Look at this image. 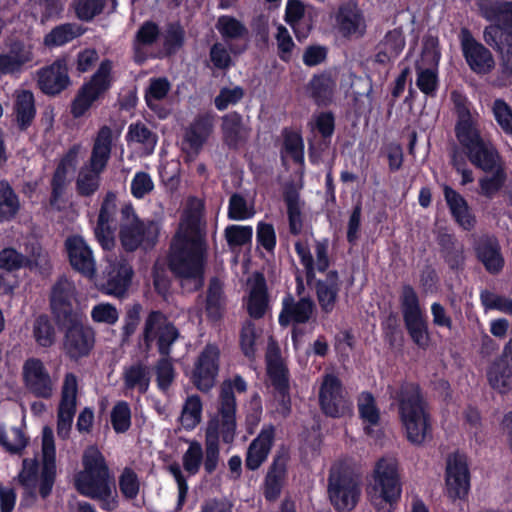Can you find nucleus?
<instances>
[{
  "label": "nucleus",
  "instance_id": "1",
  "mask_svg": "<svg viewBox=\"0 0 512 512\" xmlns=\"http://www.w3.org/2000/svg\"><path fill=\"white\" fill-rule=\"evenodd\" d=\"M205 252L201 205L196 203L184 211L169 257L170 269L185 291L202 287Z\"/></svg>",
  "mask_w": 512,
  "mask_h": 512
},
{
  "label": "nucleus",
  "instance_id": "2",
  "mask_svg": "<svg viewBox=\"0 0 512 512\" xmlns=\"http://www.w3.org/2000/svg\"><path fill=\"white\" fill-rule=\"evenodd\" d=\"M82 467L75 475L76 490L81 495L98 501L103 510H115L118 507V500L110 469L96 446L92 445L84 450Z\"/></svg>",
  "mask_w": 512,
  "mask_h": 512
},
{
  "label": "nucleus",
  "instance_id": "3",
  "mask_svg": "<svg viewBox=\"0 0 512 512\" xmlns=\"http://www.w3.org/2000/svg\"><path fill=\"white\" fill-rule=\"evenodd\" d=\"M178 337L177 328L163 313L152 311L148 314L143 327V341L145 348L149 350L156 340L159 353L164 356L156 366L157 382L162 390H166L174 379V369L167 356Z\"/></svg>",
  "mask_w": 512,
  "mask_h": 512
},
{
  "label": "nucleus",
  "instance_id": "4",
  "mask_svg": "<svg viewBox=\"0 0 512 512\" xmlns=\"http://www.w3.org/2000/svg\"><path fill=\"white\" fill-rule=\"evenodd\" d=\"M399 415L406 438L421 445L432 436V425L427 405L418 386L407 384L398 394Z\"/></svg>",
  "mask_w": 512,
  "mask_h": 512
},
{
  "label": "nucleus",
  "instance_id": "5",
  "mask_svg": "<svg viewBox=\"0 0 512 512\" xmlns=\"http://www.w3.org/2000/svg\"><path fill=\"white\" fill-rule=\"evenodd\" d=\"M56 449L53 431L45 426L42 430V469L39 475L38 461L24 459L22 469L17 476L18 483L31 495H34L39 485L40 495L45 498L52 490L56 476Z\"/></svg>",
  "mask_w": 512,
  "mask_h": 512
},
{
  "label": "nucleus",
  "instance_id": "6",
  "mask_svg": "<svg viewBox=\"0 0 512 512\" xmlns=\"http://www.w3.org/2000/svg\"><path fill=\"white\" fill-rule=\"evenodd\" d=\"M402 493L397 461L392 457L379 459L367 485V497L378 512H392Z\"/></svg>",
  "mask_w": 512,
  "mask_h": 512
},
{
  "label": "nucleus",
  "instance_id": "7",
  "mask_svg": "<svg viewBox=\"0 0 512 512\" xmlns=\"http://www.w3.org/2000/svg\"><path fill=\"white\" fill-rule=\"evenodd\" d=\"M114 134L112 129L102 126L93 143L89 163L83 166L76 179V190L81 196H91L99 186L101 173L105 170L111 156Z\"/></svg>",
  "mask_w": 512,
  "mask_h": 512
},
{
  "label": "nucleus",
  "instance_id": "8",
  "mask_svg": "<svg viewBox=\"0 0 512 512\" xmlns=\"http://www.w3.org/2000/svg\"><path fill=\"white\" fill-rule=\"evenodd\" d=\"M479 9L483 17L494 22L484 30L487 44L500 48L512 39V2L487 0Z\"/></svg>",
  "mask_w": 512,
  "mask_h": 512
},
{
  "label": "nucleus",
  "instance_id": "9",
  "mask_svg": "<svg viewBox=\"0 0 512 512\" xmlns=\"http://www.w3.org/2000/svg\"><path fill=\"white\" fill-rule=\"evenodd\" d=\"M360 478L347 467L334 466L329 477L328 493L331 503L339 511L351 510L360 496Z\"/></svg>",
  "mask_w": 512,
  "mask_h": 512
},
{
  "label": "nucleus",
  "instance_id": "10",
  "mask_svg": "<svg viewBox=\"0 0 512 512\" xmlns=\"http://www.w3.org/2000/svg\"><path fill=\"white\" fill-rule=\"evenodd\" d=\"M112 68V61L103 60L90 81L81 87L72 103L71 113L74 117L83 116L92 104L109 89L112 83Z\"/></svg>",
  "mask_w": 512,
  "mask_h": 512
},
{
  "label": "nucleus",
  "instance_id": "11",
  "mask_svg": "<svg viewBox=\"0 0 512 512\" xmlns=\"http://www.w3.org/2000/svg\"><path fill=\"white\" fill-rule=\"evenodd\" d=\"M63 338L64 354L73 361L90 355L95 345V331L82 323V316L67 320Z\"/></svg>",
  "mask_w": 512,
  "mask_h": 512
},
{
  "label": "nucleus",
  "instance_id": "12",
  "mask_svg": "<svg viewBox=\"0 0 512 512\" xmlns=\"http://www.w3.org/2000/svg\"><path fill=\"white\" fill-rule=\"evenodd\" d=\"M451 98L454 104L458 121L456 124V137L464 147L466 153L470 152L477 145L485 141L478 129V114L471 113L470 103L466 97L458 92H453Z\"/></svg>",
  "mask_w": 512,
  "mask_h": 512
},
{
  "label": "nucleus",
  "instance_id": "13",
  "mask_svg": "<svg viewBox=\"0 0 512 512\" xmlns=\"http://www.w3.org/2000/svg\"><path fill=\"white\" fill-rule=\"evenodd\" d=\"M126 221L121 227L120 240L127 251H134L139 246H152L158 236V226L154 222H142L130 207L123 209Z\"/></svg>",
  "mask_w": 512,
  "mask_h": 512
},
{
  "label": "nucleus",
  "instance_id": "14",
  "mask_svg": "<svg viewBox=\"0 0 512 512\" xmlns=\"http://www.w3.org/2000/svg\"><path fill=\"white\" fill-rule=\"evenodd\" d=\"M322 411L330 417H342L352 410V403L341 381L334 374H325L319 388Z\"/></svg>",
  "mask_w": 512,
  "mask_h": 512
},
{
  "label": "nucleus",
  "instance_id": "15",
  "mask_svg": "<svg viewBox=\"0 0 512 512\" xmlns=\"http://www.w3.org/2000/svg\"><path fill=\"white\" fill-rule=\"evenodd\" d=\"M22 377L25 388L35 396L41 398L52 396L55 389V381L44 362L39 358L30 357L24 361Z\"/></svg>",
  "mask_w": 512,
  "mask_h": 512
},
{
  "label": "nucleus",
  "instance_id": "16",
  "mask_svg": "<svg viewBox=\"0 0 512 512\" xmlns=\"http://www.w3.org/2000/svg\"><path fill=\"white\" fill-rule=\"evenodd\" d=\"M446 493L449 498L462 499L470 489V474L467 460L455 454L448 458L446 466Z\"/></svg>",
  "mask_w": 512,
  "mask_h": 512
},
{
  "label": "nucleus",
  "instance_id": "17",
  "mask_svg": "<svg viewBox=\"0 0 512 512\" xmlns=\"http://www.w3.org/2000/svg\"><path fill=\"white\" fill-rule=\"evenodd\" d=\"M219 356L218 347L212 344L200 353L193 371V382L199 390L207 392L214 386L219 370Z\"/></svg>",
  "mask_w": 512,
  "mask_h": 512
},
{
  "label": "nucleus",
  "instance_id": "18",
  "mask_svg": "<svg viewBox=\"0 0 512 512\" xmlns=\"http://www.w3.org/2000/svg\"><path fill=\"white\" fill-rule=\"evenodd\" d=\"M77 389V377L73 373H67L62 386L57 422L58 436L63 439L68 437L75 415Z\"/></svg>",
  "mask_w": 512,
  "mask_h": 512
},
{
  "label": "nucleus",
  "instance_id": "19",
  "mask_svg": "<svg viewBox=\"0 0 512 512\" xmlns=\"http://www.w3.org/2000/svg\"><path fill=\"white\" fill-rule=\"evenodd\" d=\"M461 47L465 60L474 73L485 75L494 69L495 60L490 50L477 42L466 30L462 33Z\"/></svg>",
  "mask_w": 512,
  "mask_h": 512
},
{
  "label": "nucleus",
  "instance_id": "20",
  "mask_svg": "<svg viewBox=\"0 0 512 512\" xmlns=\"http://www.w3.org/2000/svg\"><path fill=\"white\" fill-rule=\"evenodd\" d=\"M74 300V284L67 278H60L53 286L51 293V308L60 325H65L67 320L81 315L73 309Z\"/></svg>",
  "mask_w": 512,
  "mask_h": 512
},
{
  "label": "nucleus",
  "instance_id": "21",
  "mask_svg": "<svg viewBox=\"0 0 512 512\" xmlns=\"http://www.w3.org/2000/svg\"><path fill=\"white\" fill-rule=\"evenodd\" d=\"M490 386L502 394L512 392V338L504 346L502 355L487 371Z\"/></svg>",
  "mask_w": 512,
  "mask_h": 512
},
{
  "label": "nucleus",
  "instance_id": "22",
  "mask_svg": "<svg viewBox=\"0 0 512 512\" xmlns=\"http://www.w3.org/2000/svg\"><path fill=\"white\" fill-rule=\"evenodd\" d=\"M106 282L103 285L105 294L121 298L130 286L133 270L125 259L109 260L105 270Z\"/></svg>",
  "mask_w": 512,
  "mask_h": 512
},
{
  "label": "nucleus",
  "instance_id": "23",
  "mask_svg": "<svg viewBox=\"0 0 512 512\" xmlns=\"http://www.w3.org/2000/svg\"><path fill=\"white\" fill-rule=\"evenodd\" d=\"M328 240L316 241L314 245L315 258L309 247L302 241L295 243V251L304 266L308 280L315 277L316 272H324L329 267Z\"/></svg>",
  "mask_w": 512,
  "mask_h": 512
},
{
  "label": "nucleus",
  "instance_id": "24",
  "mask_svg": "<svg viewBox=\"0 0 512 512\" xmlns=\"http://www.w3.org/2000/svg\"><path fill=\"white\" fill-rule=\"evenodd\" d=\"M335 26L347 37H361L366 31L364 16L356 3H342L334 14Z\"/></svg>",
  "mask_w": 512,
  "mask_h": 512
},
{
  "label": "nucleus",
  "instance_id": "25",
  "mask_svg": "<svg viewBox=\"0 0 512 512\" xmlns=\"http://www.w3.org/2000/svg\"><path fill=\"white\" fill-rule=\"evenodd\" d=\"M34 60V46L30 42L15 41L7 53L0 54V75L15 74L29 67Z\"/></svg>",
  "mask_w": 512,
  "mask_h": 512
},
{
  "label": "nucleus",
  "instance_id": "26",
  "mask_svg": "<svg viewBox=\"0 0 512 512\" xmlns=\"http://www.w3.org/2000/svg\"><path fill=\"white\" fill-rule=\"evenodd\" d=\"M65 246L69 260L74 269L88 278H92L96 272V262L91 248L81 236L67 238Z\"/></svg>",
  "mask_w": 512,
  "mask_h": 512
},
{
  "label": "nucleus",
  "instance_id": "27",
  "mask_svg": "<svg viewBox=\"0 0 512 512\" xmlns=\"http://www.w3.org/2000/svg\"><path fill=\"white\" fill-rule=\"evenodd\" d=\"M275 437V428L273 425H265L259 435L250 443L245 466L249 470H257L267 459Z\"/></svg>",
  "mask_w": 512,
  "mask_h": 512
},
{
  "label": "nucleus",
  "instance_id": "28",
  "mask_svg": "<svg viewBox=\"0 0 512 512\" xmlns=\"http://www.w3.org/2000/svg\"><path fill=\"white\" fill-rule=\"evenodd\" d=\"M69 84L65 60H57L38 72V85L45 94H58Z\"/></svg>",
  "mask_w": 512,
  "mask_h": 512
},
{
  "label": "nucleus",
  "instance_id": "29",
  "mask_svg": "<svg viewBox=\"0 0 512 512\" xmlns=\"http://www.w3.org/2000/svg\"><path fill=\"white\" fill-rule=\"evenodd\" d=\"M288 461L286 452L277 454L273 459L264 482V496L267 500L274 501L280 496L287 476Z\"/></svg>",
  "mask_w": 512,
  "mask_h": 512
},
{
  "label": "nucleus",
  "instance_id": "30",
  "mask_svg": "<svg viewBox=\"0 0 512 512\" xmlns=\"http://www.w3.org/2000/svg\"><path fill=\"white\" fill-rule=\"evenodd\" d=\"M282 305V311L279 315V323L282 326H287L291 322H307L315 307L314 302L309 297L303 296L295 302L290 295L283 299Z\"/></svg>",
  "mask_w": 512,
  "mask_h": 512
},
{
  "label": "nucleus",
  "instance_id": "31",
  "mask_svg": "<svg viewBox=\"0 0 512 512\" xmlns=\"http://www.w3.org/2000/svg\"><path fill=\"white\" fill-rule=\"evenodd\" d=\"M83 146L81 144L72 145L61 158L52 179L53 197L58 198L67 181V176L73 172L79 162L83 153Z\"/></svg>",
  "mask_w": 512,
  "mask_h": 512
},
{
  "label": "nucleus",
  "instance_id": "32",
  "mask_svg": "<svg viewBox=\"0 0 512 512\" xmlns=\"http://www.w3.org/2000/svg\"><path fill=\"white\" fill-rule=\"evenodd\" d=\"M266 282L262 275L255 274L249 280V295L246 302L248 314L254 318H262L268 310Z\"/></svg>",
  "mask_w": 512,
  "mask_h": 512
},
{
  "label": "nucleus",
  "instance_id": "33",
  "mask_svg": "<svg viewBox=\"0 0 512 512\" xmlns=\"http://www.w3.org/2000/svg\"><path fill=\"white\" fill-rule=\"evenodd\" d=\"M340 280L336 271H329L324 280H318L315 284L316 296L321 310L331 313L338 299Z\"/></svg>",
  "mask_w": 512,
  "mask_h": 512
},
{
  "label": "nucleus",
  "instance_id": "34",
  "mask_svg": "<svg viewBox=\"0 0 512 512\" xmlns=\"http://www.w3.org/2000/svg\"><path fill=\"white\" fill-rule=\"evenodd\" d=\"M221 437V421L212 419L207 423L205 431V460L204 469L207 473L214 472L219 464L220 449L219 438Z\"/></svg>",
  "mask_w": 512,
  "mask_h": 512
},
{
  "label": "nucleus",
  "instance_id": "35",
  "mask_svg": "<svg viewBox=\"0 0 512 512\" xmlns=\"http://www.w3.org/2000/svg\"><path fill=\"white\" fill-rule=\"evenodd\" d=\"M13 111L21 130L27 129L36 115L35 99L30 90L18 89L13 94Z\"/></svg>",
  "mask_w": 512,
  "mask_h": 512
},
{
  "label": "nucleus",
  "instance_id": "36",
  "mask_svg": "<svg viewBox=\"0 0 512 512\" xmlns=\"http://www.w3.org/2000/svg\"><path fill=\"white\" fill-rule=\"evenodd\" d=\"M476 253L490 273H497L502 269L504 260L496 239L490 237L480 239L476 246Z\"/></svg>",
  "mask_w": 512,
  "mask_h": 512
},
{
  "label": "nucleus",
  "instance_id": "37",
  "mask_svg": "<svg viewBox=\"0 0 512 512\" xmlns=\"http://www.w3.org/2000/svg\"><path fill=\"white\" fill-rule=\"evenodd\" d=\"M405 44V36L401 28L388 31L378 45L376 61L385 63L397 58L404 49Z\"/></svg>",
  "mask_w": 512,
  "mask_h": 512
},
{
  "label": "nucleus",
  "instance_id": "38",
  "mask_svg": "<svg viewBox=\"0 0 512 512\" xmlns=\"http://www.w3.org/2000/svg\"><path fill=\"white\" fill-rule=\"evenodd\" d=\"M444 196L456 222L466 230L471 229L475 219L470 213L466 200L448 186L444 187Z\"/></svg>",
  "mask_w": 512,
  "mask_h": 512
},
{
  "label": "nucleus",
  "instance_id": "39",
  "mask_svg": "<svg viewBox=\"0 0 512 512\" xmlns=\"http://www.w3.org/2000/svg\"><path fill=\"white\" fill-rule=\"evenodd\" d=\"M470 162L484 172L494 171L501 167L500 157L494 146L483 141L467 153Z\"/></svg>",
  "mask_w": 512,
  "mask_h": 512
},
{
  "label": "nucleus",
  "instance_id": "40",
  "mask_svg": "<svg viewBox=\"0 0 512 512\" xmlns=\"http://www.w3.org/2000/svg\"><path fill=\"white\" fill-rule=\"evenodd\" d=\"M222 131L224 141L230 147H238L246 141L249 135V130L243 124L241 115L235 112L223 117Z\"/></svg>",
  "mask_w": 512,
  "mask_h": 512
},
{
  "label": "nucleus",
  "instance_id": "41",
  "mask_svg": "<svg viewBox=\"0 0 512 512\" xmlns=\"http://www.w3.org/2000/svg\"><path fill=\"white\" fill-rule=\"evenodd\" d=\"M203 404L198 395H189L181 409L178 423L186 431L194 430L202 420Z\"/></svg>",
  "mask_w": 512,
  "mask_h": 512
},
{
  "label": "nucleus",
  "instance_id": "42",
  "mask_svg": "<svg viewBox=\"0 0 512 512\" xmlns=\"http://www.w3.org/2000/svg\"><path fill=\"white\" fill-rule=\"evenodd\" d=\"M123 381L126 389L145 393L150 384L149 367L140 362L126 366L123 371Z\"/></svg>",
  "mask_w": 512,
  "mask_h": 512
},
{
  "label": "nucleus",
  "instance_id": "43",
  "mask_svg": "<svg viewBox=\"0 0 512 512\" xmlns=\"http://www.w3.org/2000/svg\"><path fill=\"white\" fill-rule=\"evenodd\" d=\"M219 412L221 414V437L225 443H231L236 434V401L225 392L223 404H220Z\"/></svg>",
  "mask_w": 512,
  "mask_h": 512
},
{
  "label": "nucleus",
  "instance_id": "44",
  "mask_svg": "<svg viewBox=\"0 0 512 512\" xmlns=\"http://www.w3.org/2000/svg\"><path fill=\"white\" fill-rule=\"evenodd\" d=\"M84 33V29L75 23H66L53 28L45 35L43 43L47 47H58L71 42Z\"/></svg>",
  "mask_w": 512,
  "mask_h": 512
},
{
  "label": "nucleus",
  "instance_id": "45",
  "mask_svg": "<svg viewBox=\"0 0 512 512\" xmlns=\"http://www.w3.org/2000/svg\"><path fill=\"white\" fill-rule=\"evenodd\" d=\"M212 130V121L209 117H200L195 120L190 129L186 132L184 145L188 146L194 153L202 147Z\"/></svg>",
  "mask_w": 512,
  "mask_h": 512
},
{
  "label": "nucleus",
  "instance_id": "46",
  "mask_svg": "<svg viewBox=\"0 0 512 512\" xmlns=\"http://www.w3.org/2000/svg\"><path fill=\"white\" fill-rule=\"evenodd\" d=\"M284 199L287 206L289 230L293 235H298L302 232L304 227L302 214L304 203L300 200L299 194L295 191L286 192Z\"/></svg>",
  "mask_w": 512,
  "mask_h": 512
},
{
  "label": "nucleus",
  "instance_id": "47",
  "mask_svg": "<svg viewBox=\"0 0 512 512\" xmlns=\"http://www.w3.org/2000/svg\"><path fill=\"white\" fill-rule=\"evenodd\" d=\"M126 140L130 145H139L146 154L152 153L157 143L156 135L141 123L131 124L129 126Z\"/></svg>",
  "mask_w": 512,
  "mask_h": 512
},
{
  "label": "nucleus",
  "instance_id": "48",
  "mask_svg": "<svg viewBox=\"0 0 512 512\" xmlns=\"http://www.w3.org/2000/svg\"><path fill=\"white\" fill-rule=\"evenodd\" d=\"M32 333L36 343L43 348L51 347L56 341L55 327L45 315L34 320Z\"/></svg>",
  "mask_w": 512,
  "mask_h": 512
},
{
  "label": "nucleus",
  "instance_id": "49",
  "mask_svg": "<svg viewBox=\"0 0 512 512\" xmlns=\"http://www.w3.org/2000/svg\"><path fill=\"white\" fill-rule=\"evenodd\" d=\"M20 203L17 195L6 182H0V222L12 219L18 212Z\"/></svg>",
  "mask_w": 512,
  "mask_h": 512
},
{
  "label": "nucleus",
  "instance_id": "50",
  "mask_svg": "<svg viewBox=\"0 0 512 512\" xmlns=\"http://www.w3.org/2000/svg\"><path fill=\"white\" fill-rule=\"evenodd\" d=\"M404 323L413 342L420 348H427L430 342V335L424 315L405 319Z\"/></svg>",
  "mask_w": 512,
  "mask_h": 512
},
{
  "label": "nucleus",
  "instance_id": "51",
  "mask_svg": "<svg viewBox=\"0 0 512 512\" xmlns=\"http://www.w3.org/2000/svg\"><path fill=\"white\" fill-rule=\"evenodd\" d=\"M254 204L242 195L235 193L229 199L228 218L234 221L251 219L255 215Z\"/></svg>",
  "mask_w": 512,
  "mask_h": 512
},
{
  "label": "nucleus",
  "instance_id": "52",
  "mask_svg": "<svg viewBox=\"0 0 512 512\" xmlns=\"http://www.w3.org/2000/svg\"><path fill=\"white\" fill-rule=\"evenodd\" d=\"M158 35L159 29L157 25L152 22H146L140 27L134 43L136 61L142 62L144 60L145 53L143 52V48L153 44L158 38Z\"/></svg>",
  "mask_w": 512,
  "mask_h": 512
},
{
  "label": "nucleus",
  "instance_id": "53",
  "mask_svg": "<svg viewBox=\"0 0 512 512\" xmlns=\"http://www.w3.org/2000/svg\"><path fill=\"white\" fill-rule=\"evenodd\" d=\"M312 97L318 104H326L331 100L335 82L329 75L315 76L309 84Z\"/></svg>",
  "mask_w": 512,
  "mask_h": 512
},
{
  "label": "nucleus",
  "instance_id": "54",
  "mask_svg": "<svg viewBox=\"0 0 512 512\" xmlns=\"http://www.w3.org/2000/svg\"><path fill=\"white\" fill-rule=\"evenodd\" d=\"M305 16V6L300 0H288L285 9V20L301 40L307 37V31H301V22Z\"/></svg>",
  "mask_w": 512,
  "mask_h": 512
},
{
  "label": "nucleus",
  "instance_id": "55",
  "mask_svg": "<svg viewBox=\"0 0 512 512\" xmlns=\"http://www.w3.org/2000/svg\"><path fill=\"white\" fill-rule=\"evenodd\" d=\"M28 439L18 427L0 429V446L10 453H19L27 445Z\"/></svg>",
  "mask_w": 512,
  "mask_h": 512
},
{
  "label": "nucleus",
  "instance_id": "56",
  "mask_svg": "<svg viewBox=\"0 0 512 512\" xmlns=\"http://www.w3.org/2000/svg\"><path fill=\"white\" fill-rule=\"evenodd\" d=\"M205 460L202 445L198 441H189L188 449L182 456V464L184 470L190 474L195 475L199 472L200 466Z\"/></svg>",
  "mask_w": 512,
  "mask_h": 512
},
{
  "label": "nucleus",
  "instance_id": "57",
  "mask_svg": "<svg viewBox=\"0 0 512 512\" xmlns=\"http://www.w3.org/2000/svg\"><path fill=\"white\" fill-rule=\"evenodd\" d=\"M118 485L121 494L128 500L135 499L140 491V481L136 472L130 467H125L119 478Z\"/></svg>",
  "mask_w": 512,
  "mask_h": 512
},
{
  "label": "nucleus",
  "instance_id": "58",
  "mask_svg": "<svg viewBox=\"0 0 512 512\" xmlns=\"http://www.w3.org/2000/svg\"><path fill=\"white\" fill-rule=\"evenodd\" d=\"M108 0H73L72 6L77 18L90 21L100 14Z\"/></svg>",
  "mask_w": 512,
  "mask_h": 512
},
{
  "label": "nucleus",
  "instance_id": "59",
  "mask_svg": "<svg viewBox=\"0 0 512 512\" xmlns=\"http://www.w3.org/2000/svg\"><path fill=\"white\" fill-rule=\"evenodd\" d=\"M437 69L438 68L424 67L422 64H416V85L420 89V91L426 95L434 94L437 89Z\"/></svg>",
  "mask_w": 512,
  "mask_h": 512
},
{
  "label": "nucleus",
  "instance_id": "60",
  "mask_svg": "<svg viewBox=\"0 0 512 512\" xmlns=\"http://www.w3.org/2000/svg\"><path fill=\"white\" fill-rule=\"evenodd\" d=\"M216 28L223 38L237 39L247 34V28L242 22L227 15L218 18Z\"/></svg>",
  "mask_w": 512,
  "mask_h": 512
},
{
  "label": "nucleus",
  "instance_id": "61",
  "mask_svg": "<svg viewBox=\"0 0 512 512\" xmlns=\"http://www.w3.org/2000/svg\"><path fill=\"white\" fill-rule=\"evenodd\" d=\"M491 176H485L479 180L480 194L487 198H493L504 185L506 175L502 167L489 171Z\"/></svg>",
  "mask_w": 512,
  "mask_h": 512
},
{
  "label": "nucleus",
  "instance_id": "62",
  "mask_svg": "<svg viewBox=\"0 0 512 512\" xmlns=\"http://www.w3.org/2000/svg\"><path fill=\"white\" fill-rule=\"evenodd\" d=\"M170 90V83L166 78H153L145 94L147 105L156 110L158 102L164 99Z\"/></svg>",
  "mask_w": 512,
  "mask_h": 512
},
{
  "label": "nucleus",
  "instance_id": "63",
  "mask_svg": "<svg viewBox=\"0 0 512 512\" xmlns=\"http://www.w3.org/2000/svg\"><path fill=\"white\" fill-rule=\"evenodd\" d=\"M492 113L494 119L501 130L508 135H512V108L503 99H496L492 104Z\"/></svg>",
  "mask_w": 512,
  "mask_h": 512
},
{
  "label": "nucleus",
  "instance_id": "64",
  "mask_svg": "<svg viewBox=\"0 0 512 512\" xmlns=\"http://www.w3.org/2000/svg\"><path fill=\"white\" fill-rule=\"evenodd\" d=\"M111 423L117 433L126 432L131 426V410L125 401L117 402L111 411Z\"/></svg>",
  "mask_w": 512,
  "mask_h": 512
}]
</instances>
